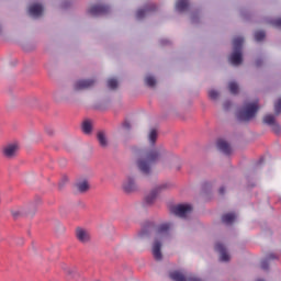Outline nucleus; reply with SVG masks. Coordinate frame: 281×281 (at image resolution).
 Listing matches in <instances>:
<instances>
[{
	"mask_svg": "<svg viewBox=\"0 0 281 281\" xmlns=\"http://www.w3.org/2000/svg\"><path fill=\"white\" fill-rule=\"evenodd\" d=\"M159 154L156 149L140 151L138 154L137 159V168L143 172V175H150V168H153L154 164L159 161Z\"/></svg>",
	"mask_w": 281,
	"mask_h": 281,
	"instance_id": "nucleus-1",
	"label": "nucleus"
},
{
	"mask_svg": "<svg viewBox=\"0 0 281 281\" xmlns=\"http://www.w3.org/2000/svg\"><path fill=\"white\" fill-rule=\"evenodd\" d=\"M170 229V224H162L158 227L156 237L151 247V254L155 260H161V243L166 236H168V231Z\"/></svg>",
	"mask_w": 281,
	"mask_h": 281,
	"instance_id": "nucleus-2",
	"label": "nucleus"
},
{
	"mask_svg": "<svg viewBox=\"0 0 281 281\" xmlns=\"http://www.w3.org/2000/svg\"><path fill=\"white\" fill-rule=\"evenodd\" d=\"M243 43H245V38L238 36L233 40L234 52L229 56L231 65L237 67L243 64Z\"/></svg>",
	"mask_w": 281,
	"mask_h": 281,
	"instance_id": "nucleus-3",
	"label": "nucleus"
},
{
	"mask_svg": "<svg viewBox=\"0 0 281 281\" xmlns=\"http://www.w3.org/2000/svg\"><path fill=\"white\" fill-rule=\"evenodd\" d=\"M258 109H260L258 106V102L248 103L244 110L238 112L237 117L240 122H249V120H254V117H256Z\"/></svg>",
	"mask_w": 281,
	"mask_h": 281,
	"instance_id": "nucleus-4",
	"label": "nucleus"
},
{
	"mask_svg": "<svg viewBox=\"0 0 281 281\" xmlns=\"http://www.w3.org/2000/svg\"><path fill=\"white\" fill-rule=\"evenodd\" d=\"M191 212L192 205L190 204H178L171 207V214H175V216H179L180 218H186Z\"/></svg>",
	"mask_w": 281,
	"mask_h": 281,
	"instance_id": "nucleus-5",
	"label": "nucleus"
},
{
	"mask_svg": "<svg viewBox=\"0 0 281 281\" xmlns=\"http://www.w3.org/2000/svg\"><path fill=\"white\" fill-rule=\"evenodd\" d=\"M123 191L126 192V194H131V192H135L137 190V184L135 183V179L128 177L123 182Z\"/></svg>",
	"mask_w": 281,
	"mask_h": 281,
	"instance_id": "nucleus-6",
	"label": "nucleus"
},
{
	"mask_svg": "<svg viewBox=\"0 0 281 281\" xmlns=\"http://www.w3.org/2000/svg\"><path fill=\"white\" fill-rule=\"evenodd\" d=\"M166 189V184H160L158 187H156L155 190H153L146 198L145 201L147 203V205H150L153 203H155V199H157V195L159 194V192H161V190Z\"/></svg>",
	"mask_w": 281,
	"mask_h": 281,
	"instance_id": "nucleus-7",
	"label": "nucleus"
},
{
	"mask_svg": "<svg viewBox=\"0 0 281 281\" xmlns=\"http://www.w3.org/2000/svg\"><path fill=\"white\" fill-rule=\"evenodd\" d=\"M76 237L79 240V243H89L91 240V234L89 231L85 228H77L76 229Z\"/></svg>",
	"mask_w": 281,
	"mask_h": 281,
	"instance_id": "nucleus-8",
	"label": "nucleus"
},
{
	"mask_svg": "<svg viewBox=\"0 0 281 281\" xmlns=\"http://www.w3.org/2000/svg\"><path fill=\"white\" fill-rule=\"evenodd\" d=\"M95 85V80H79L75 83L74 88L75 91H82L85 89H90V87H93Z\"/></svg>",
	"mask_w": 281,
	"mask_h": 281,
	"instance_id": "nucleus-9",
	"label": "nucleus"
},
{
	"mask_svg": "<svg viewBox=\"0 0 281 281\" xmlns=\"http://www.w3.org/2000/svg\"><path fill=\"white\" fill-rule=\"evenodd\" d=\"M88 12H89V14H91V16H100V14H106L109 12V7L92 5Z\"/></svg>",
	"mask_w": 281,
	"mask_h": 281,
	"instance_id": "nucleus-10",
	"label": "nucleus"
},
{
	"mask_svg": "<svg viewBox=\"0 0 281 281\" xmlns=\"http://www.w3.org/2000/svg\"><path fill=\"white\" fill-rule=\"evenodd\" d=\"M16 153H19V145H16V144L7 145L3 148V155L8 159H12V157H14L16 155Z\"/></svg>",
	"mask_w": 281,
	"mask_h": 281,
	"instance_id": "nucleus-11",
	"label": "nucleus"
},
{
	"mask_svg": "<svg viewBox=\"0 0 281 281\" xmlns=\"http://www.w3.org/2000/svg\"><path fill=\"white\" fill-rule=\"evenodd\" d=\"M215 251H218L221 254L220 260L222 262H229V254H227V249H225V246L221 243H217L215 245Z\"/></svg>",
	"mask_w": 281,
	"mask_h": 281,
	"instance_id": "nucleus-12",
	"label": "nucleus"
},
{
	"mask_svg": "<svg viewBox=\"0 0 281 281\" xmlns=\"http://www.w3.org/2000/svg\"><path fill=\"white\" fill-rule=\"evenodd\" d=\"M217 148H218V150L224 153V155L232 154V146H229V143H227V140H225V139L217 140Z\"/></svg>",
	"mask_w": 281,
	"mask_h": 281,
	"instance_id": "nucleus-13",
	"label": "nucleus"
},
{
	"mask_svg": "<svg viewBox=\"0 0 281 281\" xmlns=\"http://www.w3.org/2000/svg\"><path fill=\"white\" fill-rule=\"evenodd\" d=\"M29 14L34 18H38L43 14V5L40 3L32 4L29 8Z\"/></svg>",
	"mask_w": 281,
	"mask_h": 281,
	"instance_id": "nucleus-14",
	"label": "nucleus"
},
{
	"mask_svg": "<svg viewBox=\"0 0 281 281\" xmlns=\"http://www.w3.org/2000/svg\"><path fill=\"white\" fill-rule=\"evenodd\" d=\"M97 139L102 148H106L109 146V140L106 139V134H104V132H99L97 134Z\"/></svg>",
	"mask_w": 281,
	"mask_h": 281,
	"instance_id": "nucleus-15",
	"label": "nucleus"
},
{
	"mask_svg": "<svg viewBox=\"0 0 281 281\" xmlns=\"http://www.w3.org/2000/svg\"><path fill=\"white\" fill-rule=\"evenodd\" d=\"M236 221V213H227L222 216V222L225 225H232Z\"/></svg>",
	"mask_w": 281,
	"mask_h": 281,
	"instance_id": "nucleus-16",
	"label": "nucleus"
},
{
	"mask_svg": "<svg viewBox=\"0 0 281 281\" xmlns=\"http://www.w3.org/2000/svg\"><path fill=\"white\" fill-rule=\"evenodd\" d=\"M170 278L173 281H188V278H186V274L181 271H173L170 273Z\"/></svg>",
	"mask_w": 281,
	"mask_h": 281,
	"instance_id": "nucleus-17",
	"label": "nucleus"
},
{
	"mask_svg": "<svg viewBox=\"0 0 281 281\" xmlns=\"http://www.w3.org/2000/svg\"><path fill=\"white\" fill-rule=\"evenodd\" d=\"M188 0H177L176 2V10L178 12H186V10H188Z\"/></svg>",
	"mask_w": 281,
	"mask_h": 281,
	"instance_id": "nucleus-18",
	"label": "nucleus"
},
{
	"mask_svg": "<svg viewBox=\"0 0 281 281\" xmlns=\"http://www.w3.org/2000/svg\"><path fill=\"white\" fill-rule=\"evenodd\" d=\"M269 260H276V255L270 254L267 259L261 261V269L267 271L269 269Z\"/></svg>",
	"mask_w": 281,
	"mask_h": 281,
	"instance_id": "nucleus-19",
	"label": "nucleus"
},
{
	"mask_svg": "<svg viewBox=\"0 0 281 281\" xmlns=\"http://www.w3.org/2000/svg\"><path fill=\"white\" fill-rule=\"evenodd\" d=\"M93 126L91 125V121H85L82 123V132L86 134V135H89V133H91Z\"/></svg>",
	"mask_w": 281,
	"mask_h": 281,
	"instance_id": "nucleus-20",
	"label": "nucleus"
},
{
	"mask_svg": "<svg viewBox=\"0 0 281 281\" xmlns=\"http://www.w3.org/2000/svg\"><path fill=\"white\" fill-rule=\"evenodd\" d=\"M76 188L79 192H87V190H89V182L81 181L76 184Z\"/></svg>",
	"mask_w": 281,
	"mask_h": 281,
	"instance_id": "nucleus-21",
	"label": "nucleus"
},
{
	"mask_svg": "<svg viewBox=\"0 0 281 281\" xmlns=\"http://www.w3.org/2000/svg\"><path fill=\"white\" fill-rule=\"evenodd\" d=\"M263 122L269 126H273L276 124V116H273L272 114H268L263 117Z\"/></svg>",
	"mask_w": 281,
	"mask_h": 281,
	"instance_id": "nucleus-22",
	"label": "nucleus"
},
{
	"mask_svg": "<svg viewBox=\"0 0 281 281\" xmlns=\"http://www.w3.org/2000/svg\"><path fill=\"white\" fill-rule=\"evenodd\" d=\"M228 89L229 92L233 93V95H236V93H238V83H236V81H231L228 83Z\"/></svg>",
	"mask_w": 281,
	"mask_h": 281,
	"instance_id": "nucleus-23",
	"label": "nucleus"
},
{
	"mask_svg": "<svg viewBox=\"0 0 281 281\" xmlns=\"http://www.w3.org/2000/svg\"><path fill=\"white\" fill-rule=\"evenodd\" d=\"M145 83L147 85V87H155V85H157V79H155V77L153 76H147L145 78Z\"/></svg>",
	"mask_w": 281,
	"mask_h": 281,
	"instance_id": "nucleus-24",
	"label": "nucleus"
},
{
	"mask_svg": "<svg viewBox=\"0 0 281 281\" xmlns=\"http://www.w3.org/2000/svg\"><path fill=\"white\" fill-rule=\"evenodd\" d=\"M266 33L263 31H257L255 33V40L260 43V41H265Z\"/></svg>",
	"mask_w": 281,
	"mask_h": 281,
	"instance_id": "nucleus-25",
	"label": "nucleus"
},
{
	"mask_svg": "<svg viewBox=\"0 0 281 281\" xmlns=\"http://www.w3.org/2000/svg\"><path fill=\"white\" fill-rule=\"evenodd\" d=\"M149 142H150V144H155L157 142V130H151L150 131Z\"/></svg>",
	"mask_w": 281,
	"mask_h": 281,
	"instance_id": "nucleus-26",
	"label": "nucleus"
},
{
	"mask_svg": "<svg viewBox=\"0 0 281 281\" xmlns=\"http://www.w3.org/2000/svg\"><path fill=\"white\" fill-rule=\"evenodd\" d=\"M109 89H115L117 87V79L111 78L108 80Z\"/></svg>",
	"mask_w": 281,
	"mask_h": 281,
	"instance_id": "nucleus-27",
	"label": "nucleus"
},
{
	"mask_svg": "<svg viewBox=\"0 0 281 281\" xmlns=\"http://www.w3.org/2000/svg\"><path fill=\"white\" fill-rule=\"evenodd\" d=\"M146 12H148V9H139L136 13V19H144V16H146Z\"/></svg>",
	"mask_w": 281,
	"mask_h": 281,
	"instance_id": "nucleus-28",
	"label": "nucleus"
},
{
	"mask_svg": "<svg viewBox=\"0 0 281 281\" xmlns=\"http://www.w3.org/2000/svg\"><path fill=\"white\" fill-rule=\"evenodd\" d=\"M274 113L276 115H280L281 113V99H279L274 104Z\"/></svg>",
	"mask_w": 281,
	"mask_h": 281,
	"instance_id": "nucleus-29",
	"label": "nucleus"
},
{
	"mask_svg": "<svg viewBox=\"0 0 281 281\" xmlns=\"http://www.w3.org/2000/svg\"><path fill=\"white\" fill-rule=\"evenodd\" d=\"M209 97L211 98V100H216V98H218V92L216 90H210Z\"/></svg>",
	"mask_w": 281,
	"mask_h": 281,
	"instance_id": "nucleus-30",
	"label": "nucleus"
},
{
	"mask_svg": "<svg viewBox=\"0 0 281 281\" xmlns=\"http://www.w3.org/2000/svg\"><path fill=\"white\" fill-rule=\"evenodd\" d=\"M272 25H273L274 27H281V18H280V19H277V20H274V21H272Z\"/></svg>",
	"mask_w": 281,
	"mask_h": 281,
	"instance_id": "nucleus-31",
	"label": "nucleus"
},
{
	"mask_svg": "<svg viewBox=\"0 0 281 281\" xmlns=\"http://www.w3.org/2000/svg\"><path fill=\"white\" fill-rule=\"evenodd\" d=\"M123 127L124 128H131V123L128 122V121H125L124 123H123Z\"/></svg>",
	"mask_w": 281,
	"mask_h": 281,
	"instance_id": "nucleus-32",
	"label": "nucleus"
},
{
	"mask_svg": "<svg viewBox=\"0 0 281 281\" xmlns=\"http://www.w3.org/2000/svg\"><path fill=\"white\" fill-rule=\"evenodd\" d=\"M188 281H201V279L193 277V278H189Z\"/></svg>",
	"mask_w": 281,
	"mask_h": 281,
	"instance_id": "nucleus-33",
	"label": "nucleus"
},
{
	"mask_svg": "<svg viewBox=\"0 0 281 281\" xmlns=\"http://www.w3.org/2000/svg\"><path fill=\"white\" fill-rule=\"evenodd\" d=\"M220 194H225V188L224 187L220 188Z\"/></svg>",
	"mask_w": 281,
	"mask_h": 281,
	"instance_id": "nucleus-34",
	"label": "nucleus"
},
{
	"mask_svg": "<svg viewBox=\"0 0 281 281\" xmlns=\"http://www.w3.org/2000/svg\"><path fill=\"white\" fill-rule=\"evenodd\" d=\"M224 109H229V102H226V103L224 104Z\"/></svg>",
	"mask_w": 281,
	"mask_h": 281,
	"instance_id": "nucleus-35",
	"label": "nucleus"
},
{
	"mask_svg": "<svg viewBox=\"0 0 281 281\" xmlns=\"http://www.w3.org/2000/svg\"><path fill=\"white\" fill-rule=\"evenodd\" d=\"M260 66V61H257V67H259Z\"/></svg>",
	"mask_w": 281,
	"mask_h": 281,
	"instance_id": "nucleus-36",
	"label": "nucleus"
},
{
	"mask_svg": "<svg viewBox=\"0 0 281 281\" xmlns=\"http://www.w3.org/2000/svg\"><path fill=\"white\" fill-rule=\"evenodd\" d=\"M273 126H278V125H276V123H274Z\"/></svg>",
	"mask_w": 281,
	"mask_h": 281,
	"instance_id": "nucleus-37",
	"label": "nucleus"
}]
</instances>
